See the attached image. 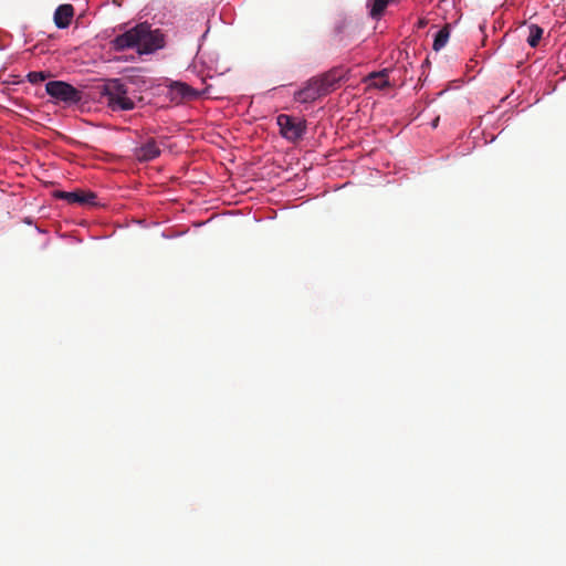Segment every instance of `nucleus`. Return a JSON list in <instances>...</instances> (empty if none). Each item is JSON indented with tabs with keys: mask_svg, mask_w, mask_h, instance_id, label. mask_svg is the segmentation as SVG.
I'll use <instances>...</instances> for the list:
<instances>
[{
	"mask_svg": "<svg viewBox=\"0 0 566 566\" xmlns=\"http://www.w3.org/2000/svg\"><path fill=\"white\" fill-rule=\"evenodd\" d=\"M281 135L290 140H300L306 132V122L291 115L280 114L276 118Z\"/></svg>",
	"mask_w": 566,
	"mask_h": 566,
	"instance_id": "nucleus-2",
	"label": "nucleus"
},
{
	"mask_svg": "<svg viewBox=\"0 0 566 566\" xmlns=\"http://www.w3.org/2000/svg\"><path fill=\"white\" fill-rule=\"evenodd\" d=\"M108 106L113 111H130L135 107V102L127 94L114 99Z\"/></svg>",
	"mask_w": 566,
	"mask_h": 566,
	"instance_id": "nucleus-12",
	"label": "nucleus"
},
{
	"mask_svg": "<svg viewBox=\"0 0 566 566\" xmlns=\"http://www.w3.org/2000/svg\"><path fill=\"white\" fill-rule=\"evenodd\" d=\"M438 122H439V117H438V118H436V119L432 122V126H433V127H437V126H438Z\"/></svg>",
	"mask_w": 566,
	"mask_h": 566,
	"instance_id": "nucleus-17",
	"label": "nucleus"
},
{
	"mask_svg": "<svg viewBox=\"0 0 566 566\" xmlns=\"http://www.w3.org/2000/svg\"><path fill=\"white\" fill-rule=\"evenodd\" d=\"M369 78L373 81L371 85L375 86L376 88H385L390 85L388 81L387 70H384L379 73H373L370 74Z\"/></svg>",
	"mask_w": 566,
	"mask_h": 566,
	"instance_id": "nucleus-15",
	"label": "nucleus"
},
{
	"mask_svg": "<svg viewBox=\"0 0 566 566\" xmlns=\"http://www.w3.org/2000/svg\"><path fill=\"white\" fill-rule=\"evenodd\" d=\"M138 32V53L149 54L164 46V35L159 30H151L149 24L139 23Z\"/></svg>",
	"mask_w": 566,
	"mask_h": 566,
	"instance_id": "nucleus-1",
	"label": "nucleus"
},
{
	"mask_svg": "<svg viewBox=\"0 0 566 566\" xmlns=\"http://www.w3.org/2000/svg\"><path fill=\"white\" fill-rule=\"evenodd\" d=\"M160 153V147L154 138H148L139 147L134 149L135 158L142 163L154 160Z\"/></svg>",
	"mask_w": 566,
	"mask_h": 566,
	"instance_id": "nucleus-5",
	"label": "nucleus"
},
{
	"mask_svg": "<svg viewBox=\"0 0 566 566\" xmlns=\"http://www.w3.org/2000/svg\"><path fill=\"white\" fill-rule=\"evenodd\" d=\"M48 77H49V74L45 72H41V71L40 72L33 71V72L28 73V75H27L28 81L32 84L41 83V82L45 81Z\"/></svg>",
	"mask_w": 566,
	"mask_h": 566,
	"instance_id": "nucleus-16",
	"label": "nucleus"
},
{
	"mask_svg": "<svg viewBox=\"0 0 566 566\" xmlns=\"http://www.w3.org/2000/svg\"><path fill=\"white\" fill-rule=\"evenodd\" d=\"M321 96H324V94L313 77L307 82L306 86L295 93L294 98L300 103H311Z\"/></svg>",
	"mask_w": 566,
	"mask_h": 566,
	"instance_id": "nucleus-8",
	"label": "nucleus"
},
{
	"mask_svg": "<svg viewBox=\"0 0 566 566\" xmlns=\"http://www.w3.org/2000/svg\"><path fill=\"white\" fill-rule=\"evenodd\" d=\"M45 91L54 99L64 103H78L82 98L78 90L63 81H51L46 83Z\"/></svg>",
	"mask_w": 566,
	"mask_h": 566,
	"instance_id": "nucleus-3",
	"label": "nucleus"
},
{
	"mask_svg": "<svg viewBox=\"0 0 566 566\" xmlns=\"http://www.w3.org/2000/svg\"><path fill=\"white\" fill-rule=\"evenodd\" d=\"M543 35V29L538 27L537 24H531L528 27V36L526 39L527 43L532 48H536L538 45V42Z\"/></svg>",
	"mask_w": 566,
	"mask_h": 566,
	"instance_id": "nucleus-14",
	"label": "nucleus"
},
{
	"mask_svg": "<svg viewBox=\"0 0 566 566\" xmlns=\"http://www.w3.org/2000/svg\"><path fill=\"white\" fill-rule=\"evenodd\" d=\"M449 36H450V31H449L448 25L440 29L434 36V41H433V45H432L433 50L434 51L441 50L447 44Z\"/></svg>",
	"mask_w": 566,
	"mask_h": 566,
	"instance_id": "nucleus-13",
	"label": "nucleus"
},
{
	"mask_svg": "<svg viewBox=\"0 0 566 566\" xmlns=\"http://www.w3.org/2000/svg\"><path fill=\"white\" fill-rule=\"evenodd\" d=\"M169 94L172 101H192L200 95L197 90L181 82L172 83L169 87Z\"/></svg>",
	"mask_w": 566,
	"mask_h": 566,
	"instance_id": "nucleus-7",
	"label": "nucleus"
},
{
	"mask_svg": "<svg viewBox=\"0 0 566 566\" xmlns=\"http://www.w3.org/2000/svg\"><path fill=\"white\" fill-rule=\"evenodd\" d=\"M343 75L338 70H332L325 74H323L319 77H314L317 82L321 92L324 95H327L328 93L333 92L337 88L338 83L340 82Z\"/></svg>",
	"mask_w": 566,
	"mask_h": 566,
	"instance_id": "nucleus-9",
	"label": "nucleus"
},
{
	"mask_svg": "<svg viewBox=\"0 0 566 566\" xmlns=\"http://www.w3.org/2000/svg\"><path fill=\"white\" fill-rule=\"evenodd\" d=\"M74 15V8L72 4H61L55 9L54 23L59 29H65L70 25Z\"/></svg>",
	"mask_w": 566,
	"mask_h": 566,
	"instance_id": "nucleus-10",
	"label": "nucleus"
},
{
	"mask_svg": "<svg viewBox=\"0 0 566 566\" xmlns=\"http://www.w3.org/2000/svg\"><path fill=\"white\" fill-rule=\"evenodd\" d=\"M125 94H127V88L118 78L111 80L104 87V95L107 97L108 104Z\"/></svg>",
	"mask_w": 566,
	"mask_h": 566,
	"instance_id": "nucleus-11",
	"label": "nucleus"
},
{
	"mask_svg": "<svg viewBox=\"0 0 566 566\" xmlns=\"http://www.w3.org/2000/svg\"><path fill=\"white\" fill-rule=\"evenodd\" d=\"M138 24L128 31L117 35L113 40V46L116 51H124L126 49L136 48L138 50V41L140 40L138 36Z\"/></svg>",
	"mask_w": 566,
	"mask_h": 566,
	"instance_id": "nucleus-6",
	"label": "nucleus"
},
{
	"mask_svg": "<svg viewBox=\"0 0 566 566\" xmlns=\"http://www.w3.org/2000/svg\"><path fill=\"white\" fill-rule=\"evenodd\" d=\"M59 199H63L69 203H78L83 206H95L96 195L91 191H56L54 195Z\"/></svg>",
	"mask_w": 566,
	"mask_h": 566,
	"instance_id": "nucleus-4",
	"label": "nucleus"
}]
</instances>
